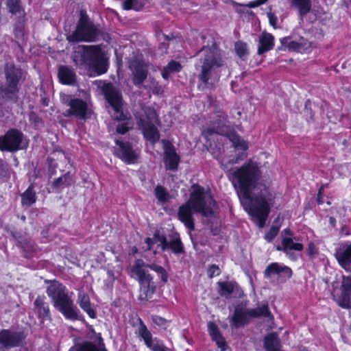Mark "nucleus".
Returning <instances> with one entry per match:
<instances>
[{
	"instance_id": "nucleus-1",
	"label": "nucleus",
	"mask_w": 351,
	"mask_h": 351,
	"mask_svg": "<svg viewBox=\"0 0 351 351\" xmlns=\"http://www.w3.org/2000/svg\"><path fill=\"white\" fill-rule=\"evenodd\" d=\"M228 178L237 189L241 205L263 228L274 205L275 195L261 182V171L252 162L231 169Z\"/></svg>"
},
{
	"instance_id": "nucleus-2",
	"label": "nucleus",
	"mask_w": 351,
	"mask_h": 351,
	"mask_svg": "<svg viewBox=\"0 0 351 351\" xmlns=\"http://www.w3.org/2000/svg\"><path fill=\"white\" fill-rule=\"evenodd\" d=\"M215 206L211 195L205 193L203 187L194 184L189 200L180 206L178 217L185 227L192 231L195 229L193 214L198 213L205 217L212 216Z\"/></svg>"
},
{
	"instance_id": "nucleus-3",
	"label": "nucleus",
	"mask_w": 351,
	"mask_h": 351,
	"mask_svg": "<svg viewBox=\"0 0 351 351\" xmlns=\"http://www.w3.org/2000/svg\"><path fill=\"white\" fill-rule=\"evenodd\" d=\"M47 294L51 299L53 306L66 319L76 320L78 319V309L74 304L66 288L57 280L49 281Z\"/></svg>"
},
{
	"instance_id": "nucleus-4",
	"label": "nucleus",
	"mask_w": 351,
	"mask_h": 351,
	"mask_svg": "<svg viewBox=\"0 0 351 351\" xmlns=\"http://www.w3.org/2000/svg\"><path fill=\"white\" fill-rule=\"evenodd\" d=\"M199 57V66L201 71L199 75V80L204 84H208L215 70L223 64L219 49L217 46L211 47H204L198 53Z\"/></svg>"
},
{
	"instance_id": "nucleus-5",
	"label": "nucleus",
	"mask_w": 351,
	"mask_h": 351,
	"mask_svg": "<svg viewBox=\"0 0 351 351\" xmlns=\"http://www.w3.org/2000/svg\"><path fill=\"white\" fill-rule=\"evenodd\" d=\"M73 60L76 65L99 67L98 73H104L107 71L101 49L97 46H79L73 52Z\"/></svg>"
},
{
	"instance_id": "nucleus-6",
	"label": "nucleus",
	"mask_w": 351,
	"mask_h": 351,
	"mask_svg": "<svg viewBox=\"0 0 351 351\" xmlns=\"http://www.w3.org/2000/svg\"><path fill=\"white\" fill-rule=\"evenodd\" d=\"M135 117L145 138L152 143L157 141L160 135L156 128L158 119L155 110L151 107L143 106L135 114Z\"/></svg>"
},
{
	"instance_id": "nucleus-7",
	"label": "nucleus",
	"mask_w": 351,
	"mask_h": 351,
	"mask_svg": "<svg viewBox=\"0 0 351 351\" xmlns=\"http://www.w3.org/2000/svg\"><path fill=\"white\" fill-rule=\"evenodd\" d=\"M97 27L90 20L87 14L81 12L76 29L66 39L70 43L94 42L99 35Z\"/></svg>"
},
{
	"instance_id": "nucleus-8",
	"label": "nucleus",
	"mask_w": 351,
	"mask_h": 351,
	"mask_svg": "<svg viewBox=\"0 0 351 351\" xmlns=\"http://www.w3.org/2000/svg\"><path fill=\"white\" fill-rule=\"evenodd\" d=\"M144 267V261L138 259L132 266V271L137 276L141 286L139 298L142 300H147L153 295L156 286L153 281V277L147 274Z\"/></svg>"
},
{
	"instance_id": "nucleus-9",
	"label": "nucleus",
	"mask_w": 351,
	"mask_h": 351,
	"mask_svg": "<svg viewBox=\"0 0 351 351\" xmlns=\"http://www.w3.org/2000/svg\"><path fill=\"white\" fill-rule=\"evenodd\" d=\"M217 117L219 119L215 121L213 127L208 130V134L217 133L226 136L236 149L246 150L248 148L247 143L237 136L227 124V117L223 112H219Z\"/></svg>"
},
{
	"instance_id": "nucleus-10",
	"label": "nucleus",
	"mask_w": 351,
	"mask_h": 351,
	"mask_svg": "<svg viewBox=\"0 0 351 351\" xmlns=\"http://www.w3.org/2000/svg\"><path fill=\"white\" fill-rule=\"evenodd\" d=\"M60 97L62 104L69 107L63 112L64 117L74 116L82 119L88 118L90 110L86 101L64 93H61Z\"/></svg>"
},
{
	"instance_id": "nucleus-11",
	"label": "nucleus",
	"mask_w": 351,
	"mask_h": 351,
	"mask_svg": "<svg viewBox=\"0 0 351 351\" xmlns=\"http://www.w3.org/2000/svg\"><path fill=\"white\" fill-rule=\"evenodd\" d=\"M28 142L23 134L16 130H9L3 136H0V150L14 152L25 149Z\"/></svg>"
},
{
	"instance_id": "nucleus-12",
	"label": "nucleus",
	"mask_w": 351,
	"mask_h": 351,
	"mask_svg": "<svg viewBox=\"0 0 351 351\" xmlns=\"http://www.w3.org/2000/svg\"><path fill=\"white\" fill-rule=\"evenodd\" d=\"M104 94L111 108L109 110L112 117L115 120H123L125 118L122 109L121 93L112 85L108 84L103 87Z\"/></svg>"
},
{
	"instance_id": "nucleus-13",
	"label": "nucleus",
	"mask_w": 351,
	"mask_h": 351,
	"mask_svg": "<svg viewBox=\"0 0 351 351\" xmlns=\"http://www.w3.org/2000/svg\"><path fill=\"white\" fill-rule=\"evenodd\" d=\"M5 74L6 77L5 86H0V94L6 97H10L11 95L18 91V84L21 77V70L12 64H7L5 67Z\"/></svg>"
},
{
	"instance_id": "nucleus-14",
	"label": "nucleus",
	"mask_w": 351,
	"mask_h": 351,
	"mask_svg": "<svg viewBox=\"0 0 351 351\" xmlns=\"http://www.w3.org/2000/svg\"><path fill=\"white\" fill-rule=\"evenodd\" d=\"M133 84L141 87L147 77L148 69L146 63L139 58L132 59L129 62Z\"/></svg>"
},
{
	"instance_id": "nucleus-15",
	"label": "nucleus",
	"mask_w": 351,
	"mask_h": 351,
	"mask_svg": "<svg viewBox=\"0 0 351 351\" xmlns=\"http://www.w3.org/2000/svg\"><path fill=\"white\" fill-rule=\"evenodd\" d=\"M341 293L335 299L338 305L343 308H351V275L343 276L340 288Z\"/></svg>"
},
{
	"instance_id": "nucleus-16",
	"label": "nucleus",
	"mask_w": 351,
	"mask_h": 351,
	"mask_svg": "<svg viewBox=\"0 0 351 351\" xmlns=\"http://www.w3.org/2000/svg\"><path fill=\"white\" fill-rule=\"evenodd\" d=\"M25 335L23 332H12L2 330L0 332V344L4 348L19 346L22 344Z\"/></svg>"
},
{
	"instance_id": "nucleus-17",
	"label": "nucleus",
	"mask_w": 351,
	"mask_h": 351,
	"mask_svg": "<svg viewBox=\"0 0 351 351\" xmlns=\"http://www.w3.org/2000/svg\"><path fill=\"white\" fill-rule=\"evenodd\" d=\"M335 256L342 268L351 271V242L342 243L336 250Z\"/></svg>"
},
{
	"instance_id": "nucleus-18",
	"label": "nucleus",
	"mask_w": 351,
	"mask_h": 351,
	"mask_svg": "<svg viewBox=\"0 0 351 351\" xmlns=\"http://www.w3.org/2000/svg\"><path fill=\"white\" fill-rule=\"evenodd\" d=\"M280 43L282 45L281 49L282 50L300 53L306 51L311 46V43L303 38H300L298 41H295L291 40L289 37H284L280 39Z\"/></svg>"
},
{
	"instance_id": "nucleus-19",
	"label": "nucleus",
	"mask_w": 351,
	"mask_h": 351,
	"mask_svg": "<svg viewBox=\"0 0 351 351\" xmlns=\"http://www.w3.org/2000/svg\"><path fill=\"white\" fill-rule=\"evenodd\" d=\"M34 311L41 322L51 321L49 304L45 296H38L34 302Z\"/></svg>"
},
{
	"instance_id": "nucleus-20",
	"label": "nucleus",
	"mask_w": 351,
	"mask_h": 351,
	"mask_svg": "<svg viewBox=\"0 0 351 351\" xmlns=\"http://www.w3.org/2000/svg\"><path fill=\"white\" fill-rule=\"evenodd\" d=\"M291 274V269L289 267L280 265L278 263L269 264L264 272L265 277L267 278H270L275 276L283 278H289Z\"/></svg>"
},
{
	"instance_id": "nucleus-21",
	"label": "nucleus",
	"mask_w": 351,
	"mask_h": 351,
	"mask_svg": "<svg viewBox=\"0 0 351 351\" xmlns=\"http://www.w3.org/2000/svg\"><path fill=\"white\" fill-rule=\"evenodd\" d=\"M116 143L119 145V149L117 150L118 156L127 163H134L136 158V154L132 149L130 144L121 142L119 140L116 141Z\"/></svg>"
},
{
	"instance_id": "nucleus-22",
	"label": "nucleus",
	"mask_w": 351,
	"mask_h": 351,
	"mask_svg": "<svg viewBox=\"0 0 351 351\" xmlns=\"http://www.w3.org/2000/svg\"><path fill=\"white\" fill-rule=\"evenodd\" d=\"M58 77L61 84L65 85H74L76 82V74L75 71L65 65H61L58 68Z\"/></svg>"
},
{
	"instance_id": "nucleus-23",
	"label": "nucleus",
	"mask_w": 351,
	"mask_h": 351,
	"mask_svg": "<svg viewBox=\"0 0 351 351\" xmlns=\"http://www.w3.org/2000/svg\"><path fill=\"white\" fill-rule=\"evenodd\" d=\"M180 161L179 156L171 145L165 147L164 162L167 169L176 170Z\"/></svg>"
},
{
	"instance_id": "nucleus-24",
	"label": "nucleus",
	"mask_w": 351,
	"mask_h": 351,
	"mask_svg": "<svg viewBox=\"0 0 351 351\" xmlns=\"http://www.w3.org/2000/svg\"><path fill=\"white\" fill-rule=\"evenodd\" d=\"M250 309H236L231 317L232 326L239 328L247 324L251 318Z\"/></svg>"
},
{
	"instance_id": "nucleus-25",
	"label": "nucleus",
	"mask_w": 351,
	"mask_h": 351,
	"mask_svg": "<svg viewBox=\"0 0 351 351\" xmlns=\"http://www.w3.org/2000/svg\"><path fill=\"white\" fill-rule=\"evenodd\" d=\"M274 45V38L269 33L264 32L259 37V45L258 47V54L261 55L271 49Z\"/></svg>"
},
{
	"instance_id": "nucleus-26",
	"label": "nucleus",
	"mask_w": 351,
	"mask_h": 351,
	"mask_svg": "<svg viewBox=\"0 0 351 351\" xmlns=\"http://www.w3.org/2000/svg\"><path fill=\"white\" fill-rule=\"evenodd\" d=\"M158 240L162 250L171 249L176 254L181 253L183 251L182 243L179 238L167 241L165 237L161 236L158 237Z\"/></svg>"
},
{
	"instance_id": "nucleus-27",
	"label": "nucleus",
	"mask_w": 351,
	"mask_h": 351,
	"mask_svg": "<svg viewBox=\"0 0 351 351\" xmlns=\"http://www.w3.org/2000/svg\"><path fill=\"white\" fill-rule=\"evenodd\" d=\"M208 330L212 339L216 342L218 347L221 351H225L226 349V343L224 338L221 335L217 326L212 322L208 324Z\"/></svg>"
},
{
	"instance_id": "nucleus-28",
	"label": "nucleus",
	"mask_w": 351,
	"mask_h": 351,
	"mask_svg": "<svg viewBox=\"0 0 351 351\" xmlns=\"http://www.w3.org/2000/svg\"><path fill=\"white\" fill-rule=\"evenodd\" d=\"M264 347L267 351H282L280 340L275 332H271L265 336Z\"/></svg>"
},
{
	"instance_id": "nucleus-29",
	"label": "nucleus",
	"mask_w": 351,
	"mask_h": 351,
	"mask_svg": "<svg viewBox=\"0 0 351 351\" xmlns=\"http://www.w3.org/2000/svg\"><path fill=\"white\" fill-rule=\"evenodd\" d=\"M283 251L293 260L296 258L293 253H290L291 250L301 251L303 249L302 243L294 242L291 238H284L282 241Z\"/></svg>"
},
{
	"instance_id": "nucleus-30",
	"label": "nucleus",
	"mask_w": 351,
	"mask_h": 351,
	"mask_svg": "<svg viewBox=\"0 0 351 351\" xmlns=\"http://www.w3.org/2000/svg\"><path fill=\"white\" fill-rule=\"evenodd\" d=\"M220 288L219 294L221 296L228 297L234 291H238L239 294L241 293L238 285L232 281L222 282L218 283Z\"/></svg>"
},
{
	"instance_id": "nucleus-31",
	"label": "nucleus",
	"mask_w": 351,
	"mask_h": 351,
	"mask_svg": "<svg viewBox=\"0 0 351 351\" xmlns=\"http://www.w3.org/2000/svg\"><path fill=\"white\" fill-rule=\"evenodd\" d=\"M78 303L90 317L95 318L96 317L95 311L90 306V299L87 294L80 292L78 295Z\"/></svg>"
},
{
	"instance_id": "nucleus-32",
	"label": "nucleus",
	"mask_w": 351,
	"mask_h": 351,
	"mask_svg": "<svg viewBox=\"0 0 351 351\" xmlns=\"http://www.w3.org/2000/svg\"><path fill=\"white\" fill-rule=\"evenodd\" d=\"M138 334L143 338L146 346L152 350H154V347H157L160 343L157 341L154 343L152 339L151 332L147 330V327L143 323L138 329Z\"/></svg>"
},
{
	"instance_id": "nucleus-33",
	"label": "nucleus",
	"mask_w": 351,
	"mask_h": 351,
	"mask_svg": "<svg viewBox=\"0 0 351 351\" xmlns=\"http://www.w3.org/2000/svg\"><path fill=\"white\" fill-rule=\"evenodd\" d=\"M252 317H268L269 319H273L274 317L269 310L267 304H262L255 308L250 309Z\"/></svg>"
},
{
	"instance_id": "nucleus-34",
	"label": "nucleus",
	"mask_w": 351,
	"mask_h": 351,
	"mask_svg": "<svg viewBox=\"0 0 351 351\" xmlns=\"http://www.w3.org/2000/svg\"><path fill=\"white\" fill-rule=\"evenodd\" d=\"M36 192L33 189V186L30 185L21 195V203L23 206H30L36 202Z\"/></svg>"
},
{
	"instance_id": "nucleus-35",
	"label": "nucleus",
	"mask_w": 351,
	"mask_h": 351,
	"mask_svg": "<svg viewBox=\"0 0 351 351\" xmlns=\"http://www.w3.org/2000/svg\"><path fill=\"white\" fill-rule=\"evenodd\" d=\"M146 90H151L154 95H160L163 93V88L159 85L158 82L152 77H149L147 83L143 85Z\"/></svg>"
},
{
	"instance_id": "nucleus-36",
	"label": "nucleus",
	"mask_w": 351,
	"mask_h": 351,
	"mask_svg": "<svg viewBox=\"0 0 351 351\" xmlns=\"http://www.w3.org/2000/svg\"><path fill=\"white\" fill-rule=\"evenodd\" d=\"M71 184V179L70 176L66 173L63 176L56 179L52 184L53 187L56 191H60L64 186H67Z\"/></svg>"
},
{
	"instance_id": "nucleus-37",
	"label": "nucleus",
	"mask_w": 351,
	"mask_h": 351,
	"mask_svg": "<svg viewBox=\"0 0 351 351\" xmlns=\"http://www.w3.org/2000/svg\"><path fill=\"white\" fill-rule=\"evenodd\" d=\"M145 267H148L150 269L155 271L159 277L161 278L162 281L164 282H167L168 280V274L165 268L162 266L156 265L155 263L146 265L145 263Z\"/></svg>"
},
{
	"instance_id": "nucleus-38",
	"label": "nucleus",
	"mask_w": 351,
	"mask_h": 351,
	"mask_svg": "<svg viewBox=\"0 0 351 351\" xmlns=\"http://www.w3.org/2000/svg\"><path fill=\"white\" fill-rule=\"evenodd\" d=\"M6 5L9 12L12 14H18L19 16L23 15V12L21 8L20 0H8Z\"/></svg>"
},
{
	"instance_id": "nucleus-39",
	"label": "nucleus",
	"mask_w": 351,
	"mask_h": 351,
	"mask_svg": "<svg viewBox=\"0 0 351 351\" xmlns=\"http://www.w3.org/2000/svg\"><path fill=\"white\" fill-rule=\"evenodd\" d=\"M69 351H106L105 350H100L95 343L92 342L86 341L72 348Z\"/></svg>"
},
{
	"instance_id": "nucleus-40",
	"label": "nucleus",
	"mask_w": 351,
	"mask_h": 351,
	"mask_svg": "<svg viewBox=\"0 0 351 351\" xmlns=\"http://www.w3.org/2000/svg\"><path fill=\"white\" fill-rule=\"evenodd\" d=\"M154 193H155L156 198L160 202H165L167 200L169 194L164 187H162L161 186H157L155 188Z\"/></svg>"
},
{
	"instance_id": "nucleus-41",
	"label": "nucleus",
	"mask_w": 351,
	"mask_h": 351,
	"mask_svg": "<svg viewBox=\"0 0 351 351\" xmlns=\"http://www.w3.org/2000/svg\"><path fill=\"white\" fill-rule=\"evenodd\" d=\"M234 48L237 54L241 58L247 54V44L242 41L237 42L234 45Z\"/></svg>"
},
{
	"instance_id": "nucleus-42",
	"label": "nucleus",
	"mask_w": 351,
	"mask_h": 351,
	"mask_svg": "<svg viewBox=\"0 0 351 351\" xmlns=\"http://www.w3.org/2000/svg\"><path fill=\"white\" fill-rule=\"evenodd\" d=\"M123 8L124 10H138L139 8L138 0H123Z\"/></svg>"
},
{
	"instance_id": "nucleus-43",
	"label": "nucleus",
	"mask_w": 351,
	"mask_h": 351,
	"mask_svg": "<svg viewBox=\"0 0 351 351\" xmlns=\"http://www.w3.org/2000/svg\"><path fill=\"white\" fill-rule=\"evenodd\" d=\"M279 231V228L276 226H272L269 231L265 234V239L270 242L271 241L274 237L278 234V232Z\"/></svg>"
},
{
	"instance_id": "nucleus-44",
	"label": "nucleus",
	"mask_w": 351,
	"mask_h": 351,
	"mask_svg": "<svg viewBox=\"0 0 351 351\" xmlns=\"http://www.w3.org/2000/svg\"><path fill=\"white\" fill-rule=\"evenodd\" d=\"M167 70H169L171 73L172 72H178L180 71L182 66L178 62L171 60L169 64L166 66Z\"/></svg>"
},
{
	"instance_id": "nucleus-45",
	"label": "nucleus",
	"mask_w": 351,
	"mask_h": 351,
	"mask_svg": "<svg viewBox=\"0 0 351 351\" xmlns=\"http://www.w3.org/2000/svg\"><path fill=\"white\" fill-rule=\"evenodd\" d=\"M267 18L269 19V22L270 25H271L274 28L276 29L278 28L277 24H278V16L273 12H268L267 14Z\"/></svg>"
},
{
	"instance_id": "nucleus-46",
	"label": "nucleus",
	"mask_w": 351,
	"mask_h": 351,
	"mask_svg": "<svg viewBox=\"0 0 351 351\" xmlns=\"http://www.w3.org/2000/svg\"><path fill=\"white\" fill-rule=\"evenodd\" d=\"M252 2L253 1H252ZM250 3H251V2L249 4H247V5H241V4H238L237 3H234L233 5H234V8L237 12H238L239 14H243L245 12H247V7L252 8L251 6H250Z\"/></svg>"
},
{
	"instance_id": "nucleus-47",
	"label": "nucleus",
	"mask_w": 351,
	"mask_h": 351,
	"mask_svg": "<svg viewBox=\"0 0 351 351\" xmlns=\"http://www.w3.org/2000/svg\"><path fill=\"white\" fill-rule=\"evenodd\" d=\"M219 274V269L215 265H212L208 269V275L210 278Z\"/></svg>"
},
{
	"instance_id": "nucleus-48",
	"label": "nucleus",
	"mask_w": 351,
	"mask_h": 351,
	"mask_svg": "<svg viewBox=\"0 0 351 351\" xmlns=\"http://www.w3.org/2000/svg\"><path fill=\"white\" fill-rule=\"evenodd\" d=\"M129 130V128L125 124L119 125L117 128V132L119 134H123Z\"/></svg>"
},
{
	"instance_id": "nucleus-49",
	"label": "nucleus",
	"mask_w": 351,
	"mask_h": 351,
	"mask_svg": "<svg viewBox=\"0 0 351 351\" xmlns=\"http://www.w3.org/2000/svg\"><path fill=\"white\" fill-rule=\"evenodd\" d=\"M245 154L241 153L235 159L229 160L228 162L231 165L238 163L239 160H243L245 158Z\"/></svg>"
},
{
	"instance_id": "nucleus-50",
	"label": "nucleus",
	"mask_w": 351,
	"mask_h": 351,
	"mask_svg": "<svg viewBox=\"0 0 351 351\" xmlns=\"http://www.w3.org/2000/svg\"><path fill=\"white\" fill-rule=\"evenodd\" d=\"M160 237V236H155V237H154V238H152H152H147V239H145V243H146L147 244V245H148V247H147V249H148V250H150V249H151L152 246L153 245V244H154V242H155V241H154V240L157 239V241H159V240H158V237Z\"/></svg>"
},
{
	"instance_id": "nucleus-51",
	"label": "nucleus",
	"mask_w": 351,
	"mask_h": 351,
	"mask_svg": "<svg viewBox=\"0 0 351 351\" xmlns=\"http://www.w3.org/2000/svg\"><path fill=\"white\" fill-rule=\"evenodd\" d=\"M8 170L7 164L0 160V176H3Z\"/></svg>"
},
{
	"instance_id": "nucleus-52",
	"label": "nucleus",
	"mask_w": 351,
	"mask_h": 351,
	"mask_svg": "<svg viewBox=\"0 0 351 351\" xmlns=\"http://www.w3.org/2000/svg\"><path fill=\"white\" fill-rule=\"evenodd\" d=\"M337 213L340 217H344L346 216V209L344 207H339Z\"/></svg>"
},
{
	"instance_id": "nucleus-53",
	"label": "nucleus",
	"mask_w": 351,
	"mask_h": 351,
	"mask_svg": "<svg viewBox=\"0 0 351 351\" xmlns=\"http://www.w3.org/2000/svg\"><path fill=\"white\" fill-rule=\"evenodd\" d=\"M170 73L171 72L167 70V67L165 66L163 71L162 72V76L164 79L167 80Z\"/></svg>"
},
{
	"instance_id": "nucleus-54",
	"label": "nucleus",
	"mask_w": 351,
	"mask_h": 351,
	"mask_svg": "<svg viewBox=\"0 0 351 351\" xmlns=\"http://www.w3.org/2000/svg\"><path fill=\"white\" fill-rule=\"evenodd\" d=\"M308 254H313L315 253V245L313 243H310L308 244Z\"/></svg>"
},
{
	"instance_id": "nucleus-55",
	"label": "nucleus",
	"mask_w": 351,
	"mask_h": 351,
	"mask_svg": "<svg viewBox=\"0 0 351 351\" xmlns=\"http://www.w3.org/2000/svg\"><path fill=\"white\" fill-rule=\"evenodd\" d=\"M153 351H166L162 344H159L157 347L154 348Z\"/></svg>"
},
{
	"instance_id": "nucleus-56",
	"label": "nucleus",
	"mask_w": 351,
	"mask_h": 351,
	"mask_svg": "<svg viewBox=\"0 0 351 351\" xmlns=\"http://www.w3.org/2000/svg\"><path fill=\"white\" fill-rule=\"evenodd\" d=\"M107 274H108V277L110 278V281L112 282L114 280V279L113 272L112 271L108 270Z\"/></svg>"
},
{
	"instance_id": "nucleus-57",
	"label": "nucleus",
	"mask_w": 351,
	"mask_h": 351,
	"mask_svg": "<svg viewBox=\"0 0 351 351\" xmlns=\"http://www.w3.org/2000/svg\"><path fill=\"white\" fill-rule=\"evenodd\" d=\"M154 321L158 324H162L165 322V319L162 317H156Z\"/></svg>"
},
{
	"instance_id": "nucleus-58",
	"label": "nucleus",
	"mask_w": 351,
	"mask_h": 351,
	"mask_svg": "<svg viewBox=\"0 0 351 351\" xmlns=\"http://www.w3.org/2000/svg\"><path fill=\"white\" fill-rule=\"evenodd\" d=\"M330 223L332 226H335V222H336V220L334 217H330Z\"/></svg>"
},
{
	"instance_id": "nucleus-59",
	"label": "nucleus",
	"mask_w": 351,
	"mask_h": 351,
	"mask_svg": "<svg viewBox=\"0 0 351 351\" xmlns=\"http://www.w3.org/2000/svg\"><path fill=\"white\" fill-rule=\"evenodd\" d=\"M221 166L223 169H227V167L223 163V162H221Z\"/></svg>"
},
{
	"instance_id": "nucleus-60",
	"label": "nucleus",
	"mask_w": 351,
	"mask_h": 351,
	"mask_svg": "<svg viewBox=\"0 0 351 351\" xmlns=\"http://www.w3.org/2000/svg\"><path fill=\"white\" fill-rule=\"evenodd\" d=\"M276 249L278 250H282L283 251V245H282V246H277Z\"/></svg>"
},
{
	"instance_id": "nucleus-61",
	"label": "nucleus",
	"mask_w": 351,
	"mask_h": 351,
	"mask_svg": "<svg viewBox=\"0 0 351 351\" xmlns=\"http://www.w3.org/2000/svg\"><path fill=\"white\" fill-rule=\"evenodd\" d=\"M198 37L202 39V40H204L205 38L204 36V35H202V34H199L198 35Z\"/></svg>"
}]
</instances>
